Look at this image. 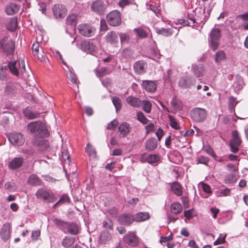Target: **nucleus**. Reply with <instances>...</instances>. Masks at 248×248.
I'll use <instances>...</instances> for the list:
<instances>
[{"label":"nucleus","mask_w":248,"mask_h":248,"mask_svg":"<svg viewBox=\"0 0 248 248\" xmlns=\"http://www.w3.org/2000/svg\"><path fill=\"white\" fill-rule=\"evenodd\" d=\"M27 129L34 137V144L42 150L47 151L48 142L44 138L49 136V132L46 124L41 121L31 122L28 124Z\"/></svg>","instance_id":"f257e3e1"},{"label":"nucleus","mask_w":248,"mask_h":248,"mask_svg":"<svg viewBox=\"0 0 248 248\" xmlns=\"http://www.w3.org/2000/svg\"><path fill=\"white\" fill-rule=\"evenodd\" d=\"M0 46L3 51L7 55H13L15 48V43L9 37L4 36L0 41Z\"/></svg>","instance_id":"f03ea898"},{"label":"nucleus","mask_w":248,"mask_h":248,"mask_svg":"<svg viewBox=\"0 0 248 248\" xmlns=\"http://www.w3.org/2000/svg\"><path fill=\"white\" fill-rule=\"evenodd\" d=\"M35 195L38 199L43 200L48 202H53L57 200V197L52 192L43 188L39 189Z\"/></svg>","instance_id":"7ed1b4c3"},{"label":"nucleus","mask_w":248,"mask_h":248,"mask_svg":"<svg viewBox=\"0 0 248 248\" xmlns=\"http://www.w3.org/2000/svg\"><path fill=\"white\" fill-rule=\"evenodd\" d=\"M207 115V111L204 108H195L190 111L191 119L195 122L201 123L206 119Z\"/></svg>","instance_id":"20e7f679"},{"label":"nucleus","mask_w":248,"mask_h":248,"mask_svg":"<svg viewBox=\"0 0 248 248\" xmlns=\"http://www.w3.org/2000/svg\"><path fill=\"white\" fill-rule=\"evenodd\" d=\"M108 23L112 26H119L122 22L121 15L118 10H114L109 12L107 16Z\"/></svg>","instance_id":"39448f33"},{"label":"nucleus","mask_w":248,"mask_h":248,"mask_svg":"<svg viewBox=\"0 0 248 248\" xmlns=\"http://www.w3.org/2000/svg\"><path fill=\"white\" fill-rule=\"evenodd\" d=\"M232 139L230 145L232 152L235 153L239 150V147L241 143V140L237 130H233L232 133Z\"/></svg>","instance_id":"423d86ee"},{"label":"nucleus","mask_w":248,"mask_h":248,"mask_svg":"<svg viewBox=\"0 0 248 248\" xmlns=\"http://www.w3.org/2000/svg\"><path fill=\"white\" fill-rule=\"evenodd\" d=\"M221 36L220 31L218 29L214 28L210 33V45L213 50L217 49L219 45V39Z\"/></svg>","instance_id":"0eeeda50"},{"label":"nucleus","mask_w":248,"mask_h":248,"mask_svg":"<svg viewBox=\"0 0 248 248\" xmlns=\"http://www.w3.org/2000/svg\"><path fill=\"white\" fill-rule=\"evenodd\" d=\"M8 139L11 144L16 146H21L24 143L23 135L20 133L13 132L7 135Z\"/></svg>","instance_id":"6e6552de"},{"label":"nucleus","mask_w":248,"mask_h":248,"mask_svg":"<svg viewBox=\"0 0 248 248\" xmlns=\"http://www.w3.org/2000/svg\"><path fill=\"white\" fill-rule=\"evenodd\" d=\"M78 29L79 33L85 37H91L94 34L95 29L87 24H82L78 26Z\"/></svg>","instance_id":"1a4fd4ad"},{"label":"nucleus","mask_w":248,"mask_h":248,"mask_svg":"<svg viewBox=\"0 0 248 248\" xmlns=\"http://www.w3.org/2000/svg\"><path fill=\"white\" fill-rule=\"evenodd\" d=\"M196 81V79L194 78L191 76H186L180 79L178 84L181 88H189L192 86L195 85Z\"/></svg>","instance_id":"9d476101"},{"label":"nucleus","mask_w":248,"mask_h":248,"mask_svg":"<svg viewBox=\"0 0 248 248\" xmlns=\"http://www.w3.org/2000/svg\"><path fill=\"white\" fill-rule=\"evenodd\" d=\"M124 242L131 247H136L139 244V239L133 232H129L124 236Z\"/></svg>","instance_id":"9b49d317"},{"label":"nucleus","mask_w":248,"mask_h":248,"mask_svg":"<svg viewBox=\"0 0 248 248\" xmlns=\"http://www.w3.org/2000/svg\"><path fill=\"white\" fill-rule=\"evenodd\" d=\"M132 126L127 122L121 123L118 126L119 136L120 138H124L130 134L132 130Z\"/></svg>","instance_id":"f8f14e48"},{"label":"nucleus","mask_w":248,"mask_h":248,"mask_svg":"<svg viewBox=\"0 0 248 248\" xmlns=\"http://www.w3.org/2000/svg\"><path fill=\"white\" fill-rule=\"evenodd\" d=\"M91 10L96 13L101 15L105 10L104 2L101 0H96L93 1L91 6Z\"/></svg>","instance_id":"ddd939ff"},{"label":"nucleus","mask_w":248,"mask_h":248,"mask_svg":"<svg viewBox=\"0 0 248 248\" xmlns=\"http://www.w3.org/2000/svg\"><path fill=\"white\" fill-rule=\"evenodd\" d=\"M119 222L125 226H130L135 221L134 215L131 214H123L120 216Z\"/></svg>","instance_id":"4468645a"},{"label":"nucleus","mask_w":248,"mask_h":248,"mask_svg":"<svg viewBox=\"0 0 248 248\" xmlns=\"http://www.w3.org/2000/svg\"><path fill=\"white\" fill-rule=\"evenodd\" d=\"M81 47L83 51L91 54L96 51L95 45L92 42L89 40L82 41L81 43Z\"/></svg>","instance_id":"2eb2a0df"},{"label":"nucleus","mask_w":248,"mask_h":248,"mask_svg":"<svg viewBox=\"0 0 248 248\" xmlns=\"http://www.w3.org/2000/svg\"><path fill=\"white\" fill-rule=\"evenodd\" d=\"M205 9L202 8H199L196 9V11H193V13H195V23L197 24H204L205 22V16L204 15Z\"/></svg>","instance_id":"dca6fc26"},{"label":"nucleus","mask_w":248,"mask_h":248,"mask_svg":"<svg viewBox=\"0 0 248 248\" xmlns=\"http://www.w3.org/2000/svg\"><path fill=\"white\" fill-rule=\"evenodd\" d=\"M52 10L54 16L56 18H62L66 16V10L62 5H55Z\"/></svg>","instance_id":"f3484780"},{"label":"nucleus","mask_w":248,"mask_h":248,"mask_svg":"<svg viewBox=\"0 0 248 248\" xmlns=\"http://www.w3.org/2000/svg\"><path fill=\"white\" fill-rule=\"evenodd\" d=\"M160 159V157L157 155H148L142 154L140 157V160L143 162H147L149 163L152 164L156 163Z\"/></svg>","instance_id":"a211bd4d"},{"label":"nucleus","mask_w":248,"mask_h":248,"mask_svg":"<svg viewBox=\"0 0 248 248\" xmlns=\"http://www.w3.org/2000/svg\"><path fill=\"white\" fill-rule=\"evenodd\" d=\"M18 62L16 61H11L9 62L7 65V69H9L11 73L16 77H18L19 74V70L17 68Z\"/></svg>","instance_id":"6ab92c4d"},{"label":"nucleus","mask_w":248,"mask_h":248,"mask_svg":"<svg viewBox=\"0 0 248 248\" xmlns=\"http://www.w3.org/2000/svg\"><path fill=\"white\" fill-rule=\"evenodd\" d=\"M23 114L25 117L30 120L39 118L40 114L39 112L32 111L31 108L30 107H27L23 110Z\"/></svg>","instance_id":"aec40b11"},{"label":"nucleus","mask_w":248,"mask_h":248,"mask_svg":"<svg viewBox=\"0 0 248 248\" xmlns=\"http://www.w3.org/2000/svg\"><path fill=\"white\" fill-rule=\"evenodd\" d=\"M142 87L149 92H154L156 89V84L155 81L144 80L142 83Z\"/></svg>","instance_id":"412c9836"},{"label":"nucleus","mask_w":248,"mask_h":248,"mask_svg":"<svg viewBox=\"0 0 248 248\" xmlns=\"http://www.w3.org/2000/svg\"><path fill=\"white\" fill-rule=\"evenodd\" d=\"M17 83L9 82L7 83L5 89L4 93L8 95H12L16 93Z\"/></svg>","instance_id":"4be33fe9"},{"label":"nucleus","mask_w":248,"mask_h":248,"mask_svg":"<svg viewBox=\"0 0 248 248\" xmlns=\"http://www.w3.org/2000/svg\"><path fill=\"white\" fill-rule=\"evenodd\" d=\"M157 146V142L155 138L149 139L145 143V148L147 151H152L155 150Z\"/></svg>","instance_id":"5701e85b"},{"label":"nucleus","mask_w":248,"mask_h":248,"mask_svg":"<svg viewBox=\"0 0 248 248\" xmlns=\"http://www.w3.org/2000/svg\"><path fill=\"white\" fill-rule=\"evenodd\" d=\"M127 103L135 108H139L142 105V101L138 97L129 96L126 99Z\"/></svg>","instance_id":"b1692460"},{"label":"nucleus","mask_w":248,"mask_h":248,"mask_svg":"<svg viewBox=\"0 0 248 248\" xmlns=\"http://www.w3.org/2000/svg\"><path fill=\"white\" fill-rule=\"evenodd\" d=\"M19 9V6L15 3H9L5 8V12L8 15H13L16 13Z\"/></svg>","instance_id":"393cba45"},{"label":"nucleus","mask_w":248,"mask_h":248,"mask_svg":"<svg viewBox=\"0 0 248 248\" xmlns=\"http://www.w3.org/2000/svg\"><path fill=\"white\" fill-rule=\"evenodd\" d=\"M79 232V228L78 225L74 223H67L65 229V233H69L73 235H76Z\"/></svg>","instance_id":"a878e982"},{"label":"nucleus","mask_w":248,"mask_h":248,"mask_svg":"<svg viewBox=\"0 0 248 248\" xmlns=\"http://www.w3.org/2000/svg\"><path fill=\"white\" fill-rule=\"evenodd\" d=\"M107 43L114 45L118 42V36L114 31L108 32L105 37Z\"/></svg>","instance_id":"bb28decb"},{"label":"nucleus","mask_w":248,"mask_h":248,"mask_svg":"<svg viewBox=\"0 0 248 248\" xmlns=\"http://www.w3.org/2000/svg\"><path fill=\"white\" fill-rule=\"evenodd\" d=\"M170 189L174 194L178 196L182 195L183 193L182 186L177 181L172 183L170 186Z\"/></svg>","instance_id":"cd10ccee"},{"label":"nucleus","mask_w":248,"mask_h":248,"mask_svg":"<svg viewBox=\"0 0 248 248\" xmlns=\"http://www.w3.org/2000/svg\"><path fill=\"white\" fill-rule=\"evenodd\" d=\"M23 162V158L20 157L14 158L9 164V167L11 169H16L21 166Z\"/></svg>","instance_id":"c85d7f7f"},{"label":"nucleus","mask_w":248,"mask_h":248,"mask_svg":"<svg viewBox=\"0 0 248 248\" xmlns=\"http://www.w3.org/2000/svg\"><path fill=\"white\" fill-rule=\"evenodd\" d=\"M145 62L142 61L136 62L134 64V69L135 72L142 74L145 72Z\"/></svg>","instance_id":"c756f323"},{"label":"nucleus","mask_w":248,"mask_h":248,"mask_svg":"<svg viewBox=\"0 0 248 248\" xmlns=\"http://www.w3.org/2000/svg\"><path fill=\"white\" fill-rule=\"evenodd\" d=\"M244 85V82L243 78L239 75H237L235 77V81L233 87L235 91H240L242 89Z\"/></svg>","instance_id":"7c9ffc66"},{"label":"nucleus","mask_w":248,"mask_h":248,"mask_svg":"<svg viewBox=\"0 0 248 248\" xmlns=\"http://www.w3.org/2000/svg\"><path fill=\"white\" fill-rule=\"evenodd\" d=\"M134 217L135 221L140 222L148 219L150 217V215L148 212H140L134 215Z\"/></svg>","instance_id":"2f4dec72"},{"label":"nucleus","mask_w":248,"mask_h":248,"mask_svg":"<svg viewBox=\"0 0 248 248\" xmlns=\"http://www.w3.org/2000/svg\"><path fill=\"white\" fill-rule=\"evenodd\" d=\"M183 207L179 202H173L170 205V212L173 214L178 215L181 213Z\"/></svg>","instance_id":"473e14b6"},{"label":"nucleus","mask_w":248,"mask_h":248,"mask_svg":"<svg viewBox=\"0 0 248 248\" xmlns=\"http://www.w3.org/2000/svg\"><path fill=\"white\" fill-rule=\"evenodd\" d=\"M170 106L174 110L178 111L183 109V105L181 101L174 98L170 102Z\"/></svg>","instance_id":"72a5a7b5"},{"label":"nucleus","mask_w":248,"mask_h":248,"mask_svg":"<svg viewBox=\"0 0 248 248\" xmlns=\"http://www.w3.org/2000/svg\"><path fill=\"white\" fill-rule=\"evenodd\" d=\"M75 241V238L70 236H65L62 242V246L67 248L72 246Z\"/></svg>","instance_id":"f704fd0d"},{"label":"nucleus","mask_w":248,"mask_h":248,"mask_svg":"<svg viewBox=\"0 0 248 248\" xmlns=\"http://www.w3.org/2000/svg\"><path fill=\"white\" fill-rule=\"evenodd\" d=\"M28 183L33 186H39L41 184V180L35 174H31L29 178Z\"/></svg>","instance_id":"c9c22d12"},{"label":"nucleus","mask_w":248,"mask_h":248,"mask_svg":"<svg viewBox=\"0 0 248 248\" xmlns=\"http://www.w3.org/2000/svg\"><path fill=\"white\" fill-rule=\"evenodd\" d=\"M0 235L2 239L7 240L10 237V231L8 225H4L1 229Z\"/></svg>","instance_id":"e433bc0d"},{"label":"nucleus","mask_w":248,"mask_h":248,"mask_svg":"<svg viewBox=\"0 0 248 248\" xmlns=\"http://www.w3.org/2000/svg\"><path fill=\"white\" fill-rule=\"evenodd\" d=\"M53 222L57 226L65 233V229L68 222L64 221L58 218H55Z\"/></svg>","instance_id":"4c0bfd02"},{"label":"nucleus","mask_w":248,"mask_h":248,"mask_svg":"<svg viewBox=\"0 0 248 248\" xmlns=\"http://www.w3.org/2000/svg\"><path fill=\"white\" fill-rule=\"evenodd\" d=\"M236 181V177L233 173H229L225 177L224 182L226 184H233Z\"/></svg>","instance_id":"58836bf2"},{"label":"nucleus","mask_w":248,"mask_h":248,"mask_svg":"<svg viewBox=\"0 0 248 248\" xmlns=\"http://www.w3.org/2000/svg\"><path fill=\"white\" fill-rule=\"evenodd\" d=\"M7 29L11 31H14L17 27V20L15 18H11L6 25Z\"/></svg>","instance_id":"ea45409f"},{"label":"nucleus","mask_w":248,"mask_h":248,"mask_svg":"<svg viewBox=\"0 0 248 248\" xmlns=\"http://www.w3.org/2000/svg\"><path fill=\"white\" fill-rule=\"evenodd\" d=\"M7 78V66L0 65V80L5 81Z\"/></svg>","instance_id":"a19ab883"},{"label":"nucleus","mask_w":248,"mask_h":248,"mask_svg":"<svg viewBox=\"0 0 248 248\" xmlns=\"http://www.w3.org/2000/svg\"><path fill=\"white\" fill-rule=\"evenodd\" d=\"M111 238V234L106 231H103L100 235V240L103 243H105Z\"/></svg>","instance_id":"79ce46f5"},{"label":"nucleus","mask_w":248,"mask_h":248,"mask_svg":"<svg viewBox=\"0 0 248 248\" xmlns=\"http://www.w3.org/2000/svg\"><path fill=\"white\" fill-rule=\"evenodd\" d=\"M156 32L158 34H162L166 36H170L172 35L173 33L171 29H165L163 28L156 29Z\"/></svg>","instance_id":"37998d69"},{"label":"nucleus","mask_w":248,"mask_h":248,"mask_svg":"<svg viewBox=\"0 0 248 248\" xmlns=\"http://www.w3.org/2000/svg\"><path fill=\"white\" fill-rule=\"evenodd\" d=\"M77 16L76 15H69L66 18V24L75 27L77 24Z\"/></svg>","instance_id":"c03bdc74"},{"label":"nucleus","mask_w":248,"mask_h":248,"mask_svg":"<svg viewBox=\"0 0 248 248\" xmlns=\"http://www.w3.org/2000/svg\"><path fill=\"white\" fill-rule=\"evenodd\" d=\"M69 69V73L67 74L68 78L71 80V81L75 84L77 83V78L76 74L73 71L72 67H68Z\"/></svg>","instance_id":"a18cd8bd"},{"label":"nucleus","mask_w":248,"mask_h":248,"mask_svg":"<svg viewBox=\"0 0 248 248\" xmlns=\"http://www.w3.org/2000/svg\"><path fill=\"white\" fill-rule=\"evenodd\" d=\"M192 70L194 75L197 77H201L202 75L203 68L201 66H198L197 65H193Z\"/></svg>","instance_id":"49530a36"},{"label":"nucleus","mask_w":248,"mask_h":248,"mask_svg":"<svg viewBox=\"0 0 248 248\" xmlns=\"http://www.w3.org/2000/svg\"><path fill=\"white\" fill-rule=\"evenodd\" d=\"M112 101L114 106H115L116 111H118L121 109L122 107L121 99L117 96H114L112 97Z\"/></svg>","instance_id":"de8ad7c7"},{"label":"nucleus","mask_w":248,"mask_h":248,"mask_svg":"<svg viewBox=\"0 0 248 248\" xmlns=\"http://www.w3.org/2000/svg\"><path fill=\"white\" fill-rule=\"evenodd\" d=\"M62 157L63 160H69L70 159V155L68 152L67 147L64 145H62L61 150Z\"/></svg>","instance_id":"09e8293b"},{"label":"nucleus","mask_w":248,"mask_h":248,"mask_svg":"<svg viewBox=\"0 0 248 248\" xmlns=\"http://www.w3.org/2000/svg\"><path fill=\"white\" fill-rule=\"evenodd\" d=\"M142 109L147 113L151 112L152 108V104L149 101L144 100L142 101Z\"/></svg>","instance_id":"8fccbe9b"},{"label":"nucleus","mask_w":248,"mask_h":248,"mask_svg":"<svg viewBox=\"0 0 248 248\" xmlns=\"http://www.w3.org/2000/svg\"><path fill=\"white\" fill-rule=\"evenodd\" d=\"M225 54L223 51H217L216 54L215 61L218 63L225 60Z\"/></svg>","instance_id":"3c124183"},{"label":"nucleus","mask_w":248,"mask_h":248,"mask_svg":"<svg viewBox=\"0 0 248 248\" xmlns=\"http://www.w3.org/2000/svg\"><path fill=\"white\" fill-rule=\"evenodd\" d=\"M95 73L96 76L99 78L109 74V72L108 71V68L105 67H102L98 70H96L95 71Z\"/></svg>","instance_id":"603ef678"},{"label":"nucleus","mask_w":248,"mask_h":248,"mask_svg":"<svg viewBox=\"0 0 248 248\" xmlns=\"http://www.w3.org/2000/svg\"><path fill=\"white\" fill-rule=\"evenodd\" d=\"M169 121H170V126L172 128H173L175 129H179V128H180L179 124L176 121V119L170 115L169 116Z\"/></svg>","instance_id":"864d4df0"},{"label":"nucleus","mask_w":248,"mask_h":248,"mask_svg":"<svg viewBox=\"0 0 248 248\" xmlns=\"http://www.w3.org/2000/svg\"><path fill=\"white\" fill-rule=\"evenodd\" d=\"M86 150L88 154V155L90 156H93L95 157L96 156V152L94 148L90 144V143H88L86 146Z\"/></svg>","instance_id":"5fc2aeb1"},{"label":"nucleus","mask_w":248,"mask_h":248,"mask_svg":"<svg viewBox=\"0 0 248 248\" xmlns=\"http://www.w3.org/2000/svg\"><path fill=\"white\" fill-rule=\"evenodd\" d=\"M35 57L43 62H46L48 61V59L46 56L45 53L42 48H41L40 52Z\"/></svg>","instance_id":"6e6d98bb"},{"label":"nucleus","mask_w":248,"mask_h":248,"mask_svg":"<svg viewBox=\"0 0 248 248\" xmlns=\"http://www.w3.org/2000/svg\"><path fill=\"white\" fill-rule=\"evenodd\" d=\"M138 120L143 124H147L149 121L148 119L145 117L144 114L141 112H137Z\"/></svg>","instance_id":"4d7b16f0"},{"label":"nucleus","mask_w":248,"mask_h":248,"mask_svg":"<svg viewBox=\"0 0 248 248\" xmlns=\"http://www.w3.org/2000/svg\"><path fill=\"white\" fill-rule=\"evenodd\" d=\"M70 202V199L67 194H63L60 198L58 201V203H60V204H65V203H69Z\"/></svg>","instance_id":"13d9d810"},{"label":"nucleus","mask_w":248,"mask_h":248,"mask_svg":"<svg viewBox=\"0 0 248 248\" xmlns=\"http://www.w3.org/2000/svg\"><path fill=\"white\" fill-rule=\"evenodd\" d=\"M237 104L235 98L233 96H231L229 99L228 107L231 110H234L235 106Z\"/></svg>","instance_id":"bf43d9fd"},{"label":"nucleus","mask_w":248,"mask_h":248,"mask_svg":"<svg viewBox=\"0 0 248 248\" xmlns=\"http://www.w3.org/2000/svg\"><path fill=\"white\" fill-rule=\"evenodd\" d=\"M32 50L34 56H36L40 52L41 48H40V45L38 42H35L33 44L32 46Z\"/></svg>","instance_id":"052dcab7"},{"label":"nucleus","mask_w":248,"mask_h":248,"mask_svg":"<svg viewBox=\"0 0 248 248\" xmlns=\"http://www.w3.org/2000/svg\"><path fill=\"white\" fill-rule=\"evenodd\" d=\"M103 226L104 228L110 230H113V223L110 219H106L103 221Z\"/></svg>","instance_id":"680f3d73"},{"label":"nucleus","mask_w":248,"mask_h":248,"mask_svg":"<svg viewBox=\"0 0 248 248\" xmlns=\"http://www.w3.org/2000/svg\"><path fill=\"white\" fill-rule=\"evenodd\" d=\"M137 34L141 38H144L147 36V33L146 31L142 28H137L134 30Z\"/></svg>","instance_id":"e2e57ef3"},{"label":"nucleus","mask_w":248,"mask_h":248,"mask_svg":"<svg viewBox=\"0 0 248 248\" xmlns=\"http://www.w3.org/2000/svg\"><path fill=\"white\" fill-rule=\"evenodd\" d=\"M118 121L116 119H114L108 124L107 128L108 130H114L117 126Z\"/></svg>","instance_id":"0e129e2a"},{"label":"nucleus","mask_w":248,"mask_h":248,"mask_svg":"<svg viewBox=\"0 0 248 248\" xmlns=\"http://www.w3.org/2000/svg\"><path fill=\"white\" fill-rule=\"evenodd\" d=\"M209 159L208 157L204 155H201L199 157L198 159V163L202 164L205 165H207Z\"/></svg>","instance_id":"69168bd1"},{"label":"nucleus","mask_w":248,"mask_h":248,"mask_svg":"<svg viewBox=\"0 0 248 248\" xmlns=\"http://www.w3.org/2000/svg\"><path fill=\"white\" fill-rule=\"evenodd\" d=\"M122 44L127 43L129 39V35L126 33H121L119 35Z\"/></svg>","instance_id":"338daca9"},{"label":"nucleus","mask_w":248,"mask_h":248,"mask_svg":"<svg viewBox=\"0 0 248 248\" xmlns=\"http://www.w3.org/2000/svg\"><path fill=\"white\" fill-rule=\"evenodd\" d=\"M202 190L205 193L209 195L212 194V191L211 189L210 186L208 184L202 183Z\"/></svg>","instance_id":"774afa93"}]
</instances>
